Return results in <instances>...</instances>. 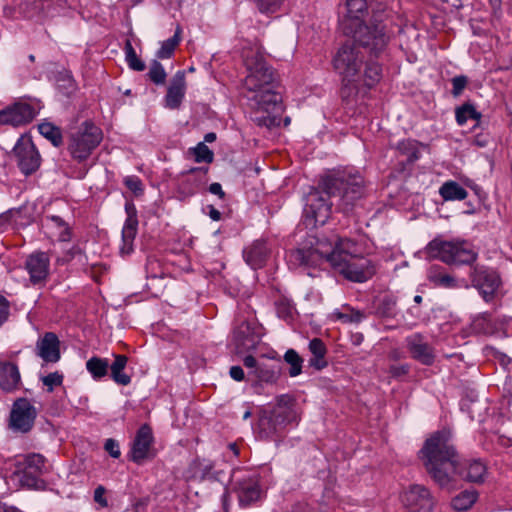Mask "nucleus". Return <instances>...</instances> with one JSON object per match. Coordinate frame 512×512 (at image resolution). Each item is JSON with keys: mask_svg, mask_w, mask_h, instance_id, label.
Wrapping results in <instances>:
<instances>
[{"mask_svg": "<svg viewBox=\"0 0 512 512\" xmlns=\"http://www.w3.org/2000/svg\"><path fill=\"white\" fill-rule=\"evenodd\" d=\"M420 453L428 474L442 489L453 490L457 476L469 482L484 481L486 466L479 460L462 463L448 431L434 433Z\"/></svg>", "mask_w": 512, "mask_h": 512, "instance_id": "f257e3e1", "label": "nucleus"}, {"mask_svg": "<svg viewBox=\"0 0 512 512\" xmlns=\"http://www.w3.org/2000/svg\"><path fill=\"white\" fill-rule=\"evenodd\" d=\"M319 188H311L304 198L307 225H324L334 204L345 211L349 210L363 196L364 180L358 173L337 171L325 176Z\"/></svg>", "mask_w": 512, "mask_h": 512, "instance_id": "f03ea898", "label": "nucleus"}, {"mask_svg": "<svg viewBox=\"0 0 512 512\" xmlns=\"http://www.w3.org/2000/svg\"><path fill=\"white\" fill-rule=\"evenodd\" d=\"M357 256V245L349 239H339L334 244L325 240H319L315 247L307 250L297 249L291 251L290 260L300 265H316L327 262L333 267L334 262L349 260Z\"/></svg>", "mask_w": 512, "mask_h": 512, "instance_id": "7ed1b4c3", "label": "nucleus"}, {"mask_svg": "<svg viewBox=\"0 0 512 512\" xmlns=\"http://www.w3.org/2000/svg\"><path fill=\"white\" fill-rule=\"evenodd\" d=\"M297 419L294 399L289 395H281L270 411H264L260 415L256 435L263 440L274 439L284 431L287 425L296 422Z\"/></svg>", "mask_w": 512, "mask_h": 512, "instance_id": "20e7f679", "label": "nucleus"}, {"mask_svg": "<svg viewBox=\"0 0 512 512\" xmlns=\"http://www.w3.org/2000/svg\"><path fill=\"white\" fill-rule=\"evenodd\" d=\"M244 63L247 70V76L243 82L245 92H257L277 86L275 71L258 51L246 52Z\"/></svg>", "mask_w": 512, "mask_h": 512, "instance_id": "39448f33", "label": "nucleus"}, {"mask_svg": "<svg viewBox=\"0 0 512 512\" xmlns=\"http://www.w3.org/2000/svg\"><path fill=\"white\" fill-rule=\"evenodd\" d=\"M431 258H436L447 264H471L477 254L466 241L433 240L427 246Z\"/></svg>", "mask_w": 512, "mask_h": 512, "instance_id": "423d86ee", "label": "nucleus"}, {"mask_svg": "<svg viewBox=\"0 0 512 512\" xmlns=\"http://www.w3.org/2000/svg\"><path fill=\"white\" fill-rule=\"evenodd\" d=\"M363 64V55L360 48L351 41L344 43L333 58L334 69L347 83L360 81V70Z\"/></svg>", "mask_w": 512, "mask_h": 512, "instance_id": "0eeeda50", "label": "nucleus"}, {"mask_svg": "<svg viewBox=\"0 0 512 512\" xmlns=\"http://www.w3.org/2000/svg\"><path fill=\"white\" fill-rule=\"evenodd\" d=\"M348 35L353 36V41L359 48L367 50L372 57H379L385 50L389 37L382 23L360 24L351 29Z\"/></svg>", "mask_w": 512, "mask_h": 512, "instance_id": "6e6552de", "label": "nucleus"}, {"mask_svg": "<svg viewBox=\"0 0 512 512\" xmlns=\"http://www.w3.org/2000/svg\"><path fill=\"white\" fill-rule=\"evenodd\" d=\"M102 140V131L91 122H84L70 138L68 150L78 162L86 160Z\"/></svg>", "mask_w": 512, "mask_h": 512, "instance_id": "1a4fd4ad", "label": "nucleus"}, {"mask_svg": "<svg viewBox=\"0 0 512 512\" xmlns=\"http://www.w3.org/2000/svg\"><path fill=\"white\" fill-rule=\"evenodd\" d=\"M49 467L43 455L31 453L17 463L15 474L19 478L21 486L31 489H41L44 481L41 476L48 473Z\"/></svg>", "mask_w": 512, "mask_h": 512, "instance_id": "9d476101", "label": "nucleus"}, {"mask_svg": "<svg viewBox=\"0 0 512 512\" xmlns=\"http://www.w3.org/2000/svg\"><path fill=\"white\" fill-rule=\"evenodd\" d=\"M13 154L18 168L25 176L35 173L41 165L40 153L30 138L20 137L13 148Z\"/></svg>", "mask_w": 512, "mask_h": 512, "instance_id": "9b49d317", "label": "nucleus"}, {"mask_svg": "<svg viewBox=\"0 0 512 512\" xmlns=\"http://www.w3.org/2000/svg\"><path fill=\"white\" fill-rule=\"evenodd\" d=\"M470 277L472 286L479 291L482 298L486 302L492 301L501 285L498 273L486 266H475L470 273Z\"/></svg>", "mask_w": 512, "mask_h": 512, "instance_id": "f8f14e48", "label": "nucleus"}, {"mask_svg": "<svg viewBox=\"0 0 512 512\" xmlns=\"http://www.w3.org/2000/svg\"><path fill=\"white\" fill-rule=\"evenodd\" d=\"M333 267L344 275L345 278L354 282H365L375 273L372 262L360 256L341 262H334Z\"/></svg>", "mask_w": 512, "mask_h": 512, "instance_id": "ddd939ff", "label": "nucleus"}, {"mask_svg": "<svg viewBox=\"0 0 512 512\" xmlns=\"http://www.w3.org/2000/svg\"><path fill=\"white\" fill-rule=\"evenodd\" d=\"M404 505L412 512H433L436 499L428 488L422 485H411L403 494Z\"/></svg>", "mask_w": 512, "mask_h": 512, "instance_id": "4468645a", "label": "nucleus"}, {"mask_svg": "<svg viewBox=\"0 0 512 512\" xmlns=\"http://www.w3.org/2000/svg\"><path fill=\"white\" fill-rule=\"evenodd\" d=\"M36 416V408L26 398H19L11 410L10 427L14 431L27 433L33 427Z\"/></svg>", "mask_w": 512, "mask_h": 512, "instance_id": "2eb2a0df", "label": "nucleus"}, {"mask_svg": "<svg viewBox=\"0 0 512 512\" xmlns=\"http://www.w3.org/2000/svg\"><path fill=\"white\" fill-rule=\"evenodd\" d=\"M207 167H194L183 173L178 186V197L186 200L195 195L207 183Z\"/></svg>", "mask_w": 512, "mask_h": 512, "instance_id": "dca6fc26", "label": "nucleus"}, {"mask_svg": "<svg viewBox=\"0 0 512 512\" xmlns=\"http://www.w3.org/2000/svg\"><path fill=\"white\" fill-rule=\"evenodd\" d=\"M243 365L249 369L248 377L258 382L275 383L280 374L279 364L269 365L257 360L252 355L245 356Z\"/></svg>", "mask_w": 512, "mask_h": 512, "instance_id": "f3484780", "label": "nucleus"}, {"mask_svg": "<svg viewBox=\"0 0 512 512\" xmlns=\"http://www.w3.org/2000/svg\"><path fill=\"white\" fill-rule=\"evenodd\" d=\"M275 88L261 89L257 92H245L244 97L249 101L251 108L270 113L280 109L281 96Z\"/></svg>", "mask_w": 512, "mask_h": 512, "instance_id": "a211bd4d", "label": "nucleus"}, {"mask_svg": "<svg viewBox=\"0 0 512 512\" xmlns=\"http://www.w3.org/2000/svg\"><path fill=\"white\" fill-rule=\"evenodd\" d=\"M36 116L33 107L27 103H15L0 111V124L14 127L28 124Z\"/></svg>", "mask_w": 512, "mask_h": 512, "instance_id": "6ab92c4d", "label": "nucleus"}, {"mask_svg": "<svg viewBox=\"0 0 512 512\" xmlns=\"http://www.w3.org/2000/svg\"><path fill=\"white\" fill-rule=\"evenodd\" d=\"M407 349L413 359L423 365L430 366L435 361L433 347L425 341L421 334H413L406 338Z\"/></svg>", "mask_w": 512, "mask_h": 512, "instance_id": "aec40b11", "label": "nucleus"}, {"mask_svg": "<svg viewBox=\"0 0 512 512\" xmlns=\"http://www.w3.org/2000/svg\"><path fill=\"white\" fill-rule=\"evenodd\" d=\"M25 265L33 284L45 281L49 275L50 259L45 252L31 254L28 256Z\"/></svg>", "mask_w": 512, "mask_h": 512, "instance_id": "412c9836", "label": "nucleus"}, {"mask_svg": "<svg viewBox=\"0 0 512 512\" xmlns=\"http://www.w3.org/2000/svg\"><path fill=\"white\" fill-rule=\"evenodd\" d=\"M153 443L152 429L148 425H142L137 431L131 450V459L137 464H141L149 457V452Z\"/></svg>", "mask_w": 512, "mask_h": 512, "instance_id": "4be33fe9", "label": "nucleus"}, {"mask_svg": "<svg viewBox=\"0 0 512 512\" xmlns=\"http://www.w3.org/2000/svg\"><path fill=\"white\" fill-rule=\"evenodd\" d=\"M347 14L342 20V27L345 34H349L352 28L363 24V17L367 14V3L365 0H347Z\"/></svg>", "mask_w": 512, "mask_h": 512, "instance_id": "5701e85b", "label": "nucleus"}, {"mask_svg": "<svg viewBox=\"0 0 512 512\" xmlns=\"http://www.w3.org/2000/svg\"><path fill=\"white\" fill-rule=\"evenodd\" d=\"M186 91L185 72L177 71L173 76L165 96V107L178 109L184 99Z\"/></svg>", "mask_w": 512, "mask_h": 512, "instance_id": "b1692460", "label": "nucleus"}, {"mask_svg": "<svg viewBox=\"0 0 512 512\" xmlns=\"http://www.w3.org/2000/svg\"><path fill=\"white\" fill-rule=\"evenodd\" d=\"M37 355L45 362L55 363L60 359V342L55 333L47 332L37 341Z\"/></svg>", "mask_w": 512, "mask_h": 512, "instance_id": "393cba45", "label": "nucleus"}, {"mask_svg": "<svg viewBox=\"0 0 512 512\" xmlns=\"http://www.w3.org/2000/svg\"><path fill=\"white\" fill-rule=\"evenodd\" d=\"M127 218L122 228V255H128L133 251V242L137 234L138 219L134 207H126Z\"/></svg>", "mask_w": 512, "mask_h": 512, "instance_id": "a878e982", "label": "nucleus"}, {"mask_svg": "<svg viewBox=\"0 0 512 512\" xmlns=\"http://www.w3.org/2000/svg\"><path fill=\"white\" fill-rule=\"evenodd\" d=\"M268 251L265 241L256 240L243 251V255L246 263L251 268L258 269L265 263Z\"/></svg>", "mask_w": 512, "mask_h": 512, "instance_id": "bb28decb", "label": "nucleus"}, {"mask_svg": "<svg viewBox=\"0 0 512 512\" xmlns=\"http://www.w3.org/2000/svg\"><path fill=\"white\" fill-rule=\"evenodd\" d=\"M18 367L10 362H0V388L6 392L16 390L20 385Z\"/></svg>", "mask_w": 512, "mask_h": 512, "instance_id": "cd10ccee", "label": "nucleus"}, {"mask_svg": "<svg viewBox=\"0 0 512 512\" xmlns=\"http://www.w3.org/2000/svg\"><path fill=\"white\" fill-rule=\"evenodd\" d=\"M234 342L240 351H248L255 348L257 340L254 336L253 328L249 322L243 320L235 328Z\"/></svg>", "mask_w": 512, "mask_h": 512, "instance_id": "c85d7f7f", "label": "nucleus"}, {"mask_svg": "<svg viewBox=\"0 0 512 512\" xmlns=\"http://www.w3.org/2000/svg\"><path fill=\"white\" fill-rule=\"evenodd\" d=\"M309 350L312 357L309 360V365L317 370H321L327 366L325 355L327 353L324 342L319 338H313L309 342Z\"/></svg>", "mask_w": 512, "mask_h": 512, "instance_id": "c756f323", "label": "nucleus"}, {"mask_svg": "<svg viewBox=\"0 0 512 512\" xmlns=\"http://www.w3.org/2000/svg\"><path fill=\"white\" fill-rule=\"evenodd\" d=\"M127 362V356L115 355L113 363H109L111 378L113 379L114 382H116L119 385L126 386L131 382L130 376L124 373V369L127 365Z\"/></svg>", "mask_w": 512, "mask_h": 512, "instance_id": "7c9ffc66", "label": "nucleus"}, {"mask_svg": "<svg viewBox=\"0 0 512 512\" xmlns=\"http://www.w3.org/2000/svg\"><path fill=\"white\" fill-rule=\"evenodd\" d=\"M439 194L445 201L464 200L468 196L464 187L455 181L443 183L439 189Z\"/></svg>", "mask_w": 512, "mask_h": 512, "instance_id": "2f4dec72", "label": "nucleus"}, {"mask_svg": "<svg viewBox=\"0 0 512 512\" xmlns=\"http://www.w3.org/2000/svg\"><path fill=\"white\" fill-rule=\"evenodd\" d=\"M381 77L382 68L379 63L372 59L368 60L366 62L364 73L361 74L360 80H362L367 87H373L380 81Z\"/></svg>", "mask_w": 512, "mask_h": 512, "instance_id": "473e14b6", "label": "nucleus"}, {"mask_svg": "<svg viewBox=\"0 0 512 512\" xmlns=\"http://www.w3.org/2000/svg\"><path fill=\"white\" fill-rule=\"evenodd\" d=\"M86 369L94 379H101L108 374L109 360L97 356L91 357L86 362Z\"/></svg>", "mask_w": 512, "mask_h": 512, "instance_id": "72a5a7b5", "label": "nucleus"}, {"mask_svg": "<svg viewBox=\"0 0 512 512\" xmlns=\"http://www.w3.org/2000/svg\"><path fill=\"white\" fill-rule=\"evenodd\" d=\"M477 500V493L472 490H466L455 496L451 501V507L458 511H466L472 507Z\"/></svg>", "mask_w": 512, "mask_h": 512, "instance_id": "f704fd0d", "label": "nucleus"}, {"mask_svg": "<svg viewBox=\"0 0 512 512\" xmlns=\"http://www.w3.org/2000/svg\"><path fill=\"white\" fill-rule=\"evenodd\" d=\"M38 131L55 147H59L63 143V137L60 128L50 122H43L39 124Z\"/></svg>", "mask_w": 512, "mask_h": 512, "instance_id": "c9c22d12", "label": "nucleus"}, {"mask_svg": "<svg viewBox=\"0 0 512 512\" xmlns=\"http://www.w3.org/2000/svg\"><path fill=\"white\" fill-rule=\"evenodd\" d=\"M214 463L208 459H196L190 465L191 476L203 480L210 476Z\"/></svg>", "mask_w": 512, "mask_h": 512, "instance_id": "e433bc0d", "label": "nucleus"}, {"mask_svg": "<svg viewBox=\"0 0 512 512\" xmlns=\"http://www.w3.org/2000/svg\"><path fill=\"white\" fill-rule=\"evenodd\" d=\"M181 28L178 26L175 34L162 42L160 49L157 51V57L160 59H167L171 57L173 54L176 46L179 44L181 38H180Z\"/></svg>", "mask_w": 512, "mask_h": 512, "instance_id": "4c0bfd02", "label": "nucleus"}, {"mask_svg": "<svg viewBox=\"0 0 512 512\" xmlns=\"http://www.w3.org/2000/svg\"><path fill=\"white\" fill-rule=\"evenodd\" d=\"M456 121L459 125H464L469 119L479 120L481 114L476 111L475 107L470 103H465L455 110Z\"/></svg>", "mask_w": 512, "mask_h": 512, "instance_id": "58836bf2", "label": "nucleus"}, {"mask_svg": "<svg viewBox=\"0 0 512 512\" xmlns=\"http://www.w3.org/2000/svg\"><path fill=\"white\" fill-rule=\"evenodd\" d=\"M275 309L277 316L286 321L291 322L296 313L295 307L287 298H281L275 302Z\"/></svg>", "mask_w": 512, "mask_h": 512, "instance_id": "ea45409f", "label": "nucleus"}, {"mask_svg": "<svg viewBox=\"0 0 512 512\" xmlns=\"http://www.w3.org/2000/svg\"><path fill=\"white\" fill-rule=\"evenodd\" d=\"M125 59L129 66L134 71H143L145 69L144 62L138 58L135 49L132 46V43L130 40H126L125 46Z\"/></svg>", "mask_w": 512, "mask_h": 512, "instance_id": "a19ab883", "label": "nucleus"}, {"mask_svg": "<svg viewBox=\"0 0 512 512\" xmlns=\"http://www.w3.org/2000/svg\"><path fill=\"white\" fill-rule=\"evenodd\" d=\"M284 360L290 365L289 375L296 377L302 372L303 359L294 349H288L284 354Z\"/></svg>", "mask_w": 512, "mask_h": 512, "instance_id": "79ce46f5", "label": "nucleus"}, {"mask_svg": "<svg viewBox=\"0 0 512 512\" xmlns=\"http://www.w3.org/2000/svg\"><path fill=\"white\" fill-rule=\"evenodd\" d=\"M148 76L153 83L160 85L165 83L167 74L162 64L157 60H153L150 65Z\"/></svg>", "mask_w": 512, "mask_h": 512, "instance_id": "37998d69", "label": "nucleus"}, {"mask_svg": "<svg viewBox=\"0 0 512 512\" xmlns=\"http://www.w3.org/2000/svg\"><path fill=\"white\" fill-rule=\"evenodd\" d=\"M261 13L273 14L278 12L285 0H254Z\"/></svg>", "mask_w": 512, "mask_h": 512, "instance_id": "c03bdc74", "label": "nucleus"}, {"mask_svg": "<svg viewBox=\"0 0 512 512\" xmlns=\"http://www.w3.org/2000/svg\"><path fill=\"white\" fill-rule=\"evenodd\" d=\"M193 155L195 157V161L198 163H211L214 158L213 152L204 143H199L195 148H193Z\"/></svg>", "mask_w": 512, "mask_h": 512, "instance_id": "a18cd8bd", "label": "nucleus"}, {"mask_svg": "<svg viewBox=\"0 0 512 512\" xmlns=\"http://www.w3.org/2000/svg\"><path fill=\"white\" fill-rule=\"evenodd\" d=\"M56 81L58 88L64 93L68 94L74 90V80L68 71L59 72Z\"/></svg>", "mask_w": 512, "mask_h": 512, "instance_id": "49530a36", "label": "nucleus"}, {"mask_svg": "<svg viewBox=\"0 0 512 512\" xmlns=\"http://www.w3.org/2000/svg\"><path fill=\"white\" fill-rule=\"evenodd\" d=\"M335 314L337 318L344 323H359L365 317L363 312L354 309H350V311L347 313L337 312Z\"/></svg>", "mask_w": 512, "mask_h": 512, "instance_id": "de8ad7c7", "label": "nucleus"}, {"mask_svg": "<svg viewBox=\"0 0 512 512\" xmlns=\"http://www.w3.org/2000/svg\"><path fill=\"white\" fill-rule=\"evenodd\" d=\"M435 286L448 289L459 288L461 286L468 287L467 284H460L456 278L446 273H444L439 279H437V283L435 284Z\"/></svg>", "mask_w": 512, "mask_h": 512, "instance_id": "09e8293b", "label": "nucleus"}, {"mask_svg": "<svg viewBox=\"0 0 512 512\" xmlns=\"http://www.w3.org/2000/svg\"><path fill=\"white\" fill-rule=\"evenodd\" d=\"M43 384L52 392L54 387L60 386L63 382V375L59 372H53L47 376L42 377Z\"/></svg>", "mask_w": 512, "mask_h": 512, "instance_id": "8fccbe9b", "label": "nucleus"}, {"mask_svg": "<svg viewBox=\"0 0 512 512\" xmlns=\"http://www.w3.org/2000/svg\"><path fill=\"white\" fill-rule=\"evenodd\" d=\"M260 490L256 485H248L246 487H242V491L240 494V500L246 502H252L259 498Z\"/></svg>", "mask_w": 512, "mask_h": 512, "instance_id": "3c124183", "label": "nucleus"}, {"mask_svg": "<svg viewBox=\"0 0 512 512\" xmlns=\"http://www.w3.org/2000/svg\"><path fill=\"white\" fill-rule=\"evenodd\" d=\"M451 82L453 86L451 93L454 97H458L462 94L463 90L465 89L468 83V78L464 75H459L452 78Z\"/></svg>", "mask_w": 512, "mask_h": 512, "instance_id": "603ef678", "label": "nucleus"}, {"mask_svg": "<svg viewBox=\"0 0 512 512\" xmlns=\"http://www.w3.org/2000/svg\"><path fill=\"white\" fill-rule=\"evenodd\" d=\"M396 306V299L393 297H385L383 298L381 305H380V311L383 315L391 316L394 312Z\"/></svg>", "mask_w": 512, "mask_h": 512, "instance_id": "864d4df0", "label": "nucleus"}, {"mask_svg": "<svg viewBox=\"0 0 512 512\" xmlns=\"http://www.w3.org/2000/svg\"><path fill=\"white\" fill-rule=\"evenodd\" d=\"M104 448L113 458H119L121 455L119 444L114 439H107Z\"/></svg>", "mask_w": 512, "mask_h": 512, "instance_id": "5fc2aeb1", "label": "nucleus"}, {"mask_svg": "<svg viewBox=\"0 0 512 512\" xmlns=\"http://www.w3.org/2000/svg\"><path fill=\"white\" fill-rule=\"evenodd\" d=\"M80 254H81V250L77 246H74L70 250H68L64 256L58 257L57 263L61 264V265L66 264L69 261H71L76 255H80Z\"/></svg>", "mask_w": 512, "mask_h": 512, "instance_id": "6e6d98bb", "label": "nucleus"}, {"mask_svg": "<svg viewBox=\"0 0 512 512\" xmlns=\"http://www.w3.org/2000/svg\"><path fill=\"white\" fill-rule=\"evenodd\" d=\"M125 184L131 191H133L136 194L141 193L143 191L142 183L137 177L126 178Z\"/></svg>", "mask_w": 512, "mask_h": 512, "instance_id": "4d7b16f0", "label": "nucleus"}, {"mask_svg": "<svg viewBox=\"0 0 512 512\" xmlns=\"http://www.w3.org/2000/svg\"><path fill=\"white\" fill-rule=\"evenodd\" d=\"M443 274L444 272L442 267L431 266L427 272V279L435 285L437 283V279H439Z\"/></svg>", "mask_w": 512, "mask_h": 512, "instance_id": "13d9d810", "label": "nucleus"}, {"mask_svg": "<svg viewBox=\"0 0 512 512\" xmlns=\"http://www.w3.org/2000/svg\"><path fill=\"white\" fill-rule=\"evenodd\" d=\"M105 492V488L101 485L94 490V501L101 507H107L108 505L107 499L105 498Z\"/></svg>", "mask_w": 512, "mask_h": 512, "instance_id": "bf43d9fd", "label": "nucleus"}, {"mask_svg": "<svg viewBox=\"0 0 512 512\" xmlns=\"http://www.w3.org/2000/svg\"><path fill=\"white\" fill-rule=\"evenodd\" d=\"M9 315V302L0 295V326L7 320Z\"/></svg>", "mask_w": 512, "mask_h": 512, "instance_id": "052dcab7", "label": "nucleus"}, {"mask_svg": "<svg viewBox=\"0 0 512 512\" xmlns=\"http://www.w3.org/2000/svg\"><path fill=\"white\" fill-rule=\"evenodd\" d=\"M408 371H409V365H407V364L399 365V366L393 365L390 367V373L393 377L404 376L408 373Z\"/></svg>", "mask_w": 512, "mask_h": 512, "instance_id": "680f3d73", "label": "nucleus"}, {"mask_svg": "<svg viewBox=\"0 0 512 512\" xmlns=\"http://www.w3.org/2000/svg\"><path fill=\"white\" fill-rule=\"evenodd\" d=\"M230 377L235 381H243L245 379V373L242 367L232 366L229 371Z\"/></svg>", "mask_w": 512, "mask_h": 512, "instance_id": "e2e57ef3", "label": "nucleus"}, {"mask_svg": "<svg viewBox=\"0 0 512 512\" xmlns=\"http://www.w3.org/2000/svg\"><path fill=\"white\" fill-rule=\"evenodd\" d=\"M209 192L214 194V195H217L220 199H224L225 198V192L223 191L222 189V186L220 183H212L210 186H209Z\"/></svg>", "mask_w": 512, "mask_h": 512, "instance_id": "0e129e2a", "label": "nucleus"}, {"mask_svg": "<svg viewBox=\"0 0 512 512\" xmlns=\"http://www.w3.org/2000/svg\"><path fill=\"white\" fill-rule=\"evenodd\" d=\"M64 229L63 231L60 232L59 234V240L60 241H63V242H66V241H69L71 239V233H70V230L68 228L67 225L65 226H62Z\"/></svg>", "mask_w": 512, "mask_h": 512, "instance_id": "69168bd1", "label": "nucleus"}, {"mask_svg": "<svg viewBox=\"0 0 512 512\" xmlns=\"http://www.w3.org/2000/svg\"><path fill=\"white\" fill-rule=\"evenodd\" d=\"M209 208V216L214 221H219L221 219V213L212 205L208 206Z\"/></svg>", "mask_w": 512, "mask_h": 512, "instance_id": "338daca9", "label": "nucleus"}, {"mask_svg": "<svg viewBox=\"0 0 512 512\" xmlns=\"http://www.w3.org/2000/svg\"><path fill=\"white\" fill-rule=\"evenodd\" d=\"M48 219H50L58 227H62V226L66 225L64 220L61 217H59V216L53 215L51 217H48Z\"/></svg>", "mask_w": 512, "mask_h": 512, "instance_id": "774afa93", "label": "nucleus"}]
</instances>
